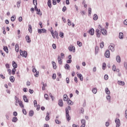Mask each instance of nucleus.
Instances as JSON below:
<instances>
[{
  "label": "nucleus",
  "mask_w": 127,
  "mask_h": 127,
  "mask_svg": "<svg viewBox=\"0 0 127 127\" xmlns=\"http://www.w3.org/2000/svg\"><path fill=\"white\" fill-rule=\"evenodd\" d=\"M70 110H71V107L70 106H68L67 108H65L66 117L68 122H69L70 120H71V117H70V115H69V111H70Z\"/></svg>",
  "instance_id": "nucleus-1"
},
{
  "label": "nucleus",
  "mask_w": 127,
  "mask_h": 127,
  "mask_svg": "<svg viewBox=\"0 0 127 127\" xmlns=\"http://www.w3.org/2000/svg\"><path fill=\"white\" fill-rule=\"evenodd\" d=\"M98 28L101 30V33H102V34H103V35H107V31L106 30V29H103V27H102V26H101V25H98Z\"/></svg>",
  "instance_id": "nucleus-2"
},
{
  "label": "nucleus",
  "mask_w": 127,
  "mask_h": 127,
  "mask_svg": "<svg viewBox=\"0 0 127 127\" xmlns=\"http://www.w3.org/2000/svg\"><path fill=\"white\" fill-rule=\"evenodd\" d=\"M51 34H52L53 38L55 39L56 37L57 38H58L59 35L58 32H57V31H55V33H54V32H53V30H52L51 31Z\"/></svg>",
  "instance_id": "nucleus-3"
},
{
  "label": "nucleus",
  "mask_w": 127,
  "mask_h": 127,
  "mask_svg": "<svg viewBox=\"0 0 127 127\" xmlns=\"http://www.w3.org/2000/svg\"><path fill=\"white\" fill-rule=\"evenodd\" d=\"M20 54L21 56H22V57H25L26 58L27 57V52L24 51L23 52L22 50H20Z\"/></svg>",
  "instance_id": "nucleus-4"
},
{
  "label": "nucleus",
  "mask_w": 127,
  "mask_h": 127,
  "mask_svg": "<svg viewBox=\"0 0 127 127\" xmlns=\"http://www.w3.org/2000/svg\"><path fill=\"white\" fill-rule=\"evenodd\" d=\"M115 123L116 124V127H121V121H120V119H116L115 120Z\"/></svg>",
  "instance_id": "nucleus-5"
},
{
  "label": "nucleus",
  "mask_w": 127,
  "mask_h": 127,
  "mask_svg": "<svg viewBox=\"0 0 127 127\" xmlns=\"http://www.w3.org/2000/svg\"><path fill=\"white\" fill-rule=\"evenodd\" d=\"M109 48L110 50L112 51V52H114L115 51V45L111 44L109 46Z\"/></svg>",
  "instance_id": "nucleus-6"
},
{
  "label": "nucleus",
  "mask_w": 127,
  "mask_h": 127,
  "mask_svg": "<svg viewBox=\"0 0 127 127\" xmlns=\"http://www.w3.org/2000/svg\"><path fill=\"white\" fill-rule=\"evenodd\" d=\"M105 56L106 58H110V56H111V54L110 53V51H109V50H106Z\"/></svg>",
  "instance_id": "nucleus-7"
},
{
  "label": "nucleus",
  "mask_w": 127,
  "mask_h": 127,
  "mask_svg": "<svg viewBox=\"0 0 127 127\" xmlns=\"http://www.w3.org/2000/svg\"><path fill=\"white\" fill-rule=\"evenodd\" d=\"M35 11H37V14H38L39 15H42L41 12L40 11V9H38V8H37V6H35Z\"/></svg>",
  "instance_id": "nucleus-8"
},
{
  "label": "nucleus",
  "mask_w": 127,
  "mask_h": 127,
  "mask_svg": "<svg viewBox=\"0 0 127 127\" xmlns=\"http://www.w3.org/2000/svg\"><path fill=\"white\" fill-rule=\"evenodd\" d=\"M95 32L97 37L100 38V36H101V31L99 29H96Z\"/></svg>",
  "instance_id": "nucleus-9"
},
{
  "label": "nucleus",
  "mask_w": 127,
  "mask_h": 127,
  "mask_svg": "<svg viewBox=\"0 0 127 127\" xmlns=\"http://www.w3.org/2000/svg\"><path fill=\"white\" fill-rule=\"evenodd\" d=\"M38 32L40 34L41 33H45L46 32V29H38Z\"/></svg>",
  "instance_id": "nucleus-10"
},
{
  "label": "nucleus",
  "mask_w": 127,
  "mask_h": 127,
  "mask_svg": "<svg viewBox=\"0 0 127 127\" xmlns=\"http://www.w3.org/2000/svg\"><path fill=\"white\" fill-rule=\"evenodd\" d=\"M113 71H114V72H117V73H119L120 72V69L119 68H117V67H116V65L115 64H114L113 65Z\"/></svg>",
  "instance_id": "nucleus-11"
},
{
  "label": "nucleus",
  "mask_w": 127,
  "mask_h": 127,
  "mask_svg": "<svg viewBox=\"0 0 127 127\" xmlns=\"http://www.w3.org/2000/svg\"><path fill=\"white\" fill-rule=\"evenodd\" d=\"M58 61L59 64H60V65H62L63 64L62 58H61V57H60V56H58Z\"/></svg>",
  "instance_id": "nucleus-12"
},
{
  "label": "nucleus",
  "mask_w": 127,
  "mask_h": 127,
  "mask_svg": "<svg viewBox=\"0 0 127 127\" xmlns=\"http://www.w3.org/2000/svg\"><path fill=\"white\" fill-rule=\"evenodd\" d=\"M32 71L33 72V73H36L34 74L35 77H38L39 72H37L36 69L35 68H33Z\"/></svg>",
  "instance_id": "nucleus-13"
},
{
  "label": "nucleus",
  "mask_w": 127,
  "mask_h": 127,
  "mask_svg": "<svg viewBox=\"0 0 127 127\" xmlns=\"http://www.w3.org/2000/svg\"><path fill=\"white\" fill-rule=\"evenodd\" d=\"M25 39L28 43H30V42H31V40L30 39V37H29V36H26Z\"/></svg>",
  "instance_id": "nucleus-14"
},
{
  "label": "nucleus",
  "mask_w": 127,
  "mask_h": 127,
  "mask_svg": "<svg viewBox=\"0 0 127 127\" xmlns=\"http://www.w3.org/2000/svg\"><path fill=\"white\" fill-rule=\"evenodd\" d=\"M89 33L90 35H94V34H95V30L93 28H92L89 30Z\"/></svg>",
  "instance_id": "nucleus-15"
},
{
  "label": "nucleus",
  "mask_w": 127,
  "mask_h": 127,
  "mask_svg": "<svg viewBox=\"0 0 127 127\" xmlns=\"http://www.w3.org/2000/svg\"><path fill=\"white\" fill-rule=\"evenodd\" d=\"M15 50L16 52H19V46H18V44H16L15 46Z\"/></svg>",
  "instance_id": "nucleus-16"
},
{
  "label": "nucleus",
  "mask_w": 127,
  "mask_h": 127,
  "mask_svg": "<svg viewBox=\"0 0 127 127\" xmlns=\"http://www.w3.org/2000/svg\"><path fill=\"white\" fill-rule=\"evenodd\" d=\"M68 50L69 51H73V52H75V47L71 46L68 47Z\"/></svg>",
  "instance_id": "nucleus-17"
},
{
  "label": "nucleus",
  "mask_w": 127,
  "mask_h": 127,
  "mask_svg": "<svg viewBox=\"0 0 127 127\" xmlns=\"http://www.w3.org/2000/svg\"><path fill=\"white\" fill-rule=\"evenodd\" d=\"M19 105L22 109H24V105L22 103V101H18Z\"/></svg>",
  "instance_id": "nucleus-18"
},
{
  "label": "nucleus",
  "mask_w": 127,
  "mask_h": 127,
  "mask_svg": "<svg viewBox=\"0 0 127 127\" xmlns=\"http://www.w3.org/2000/svg\"><path fill=\"white\" fill-rule=\"evenodd\" d=\"M59 105L60 106V107H63L64 106L63 100H62V99L59 100Z\"/></svg>",
  "instance_id": "nucleus-19"
},
{
  "label": "nucleus",
  "mask_w": 127,
  "mask_h": 127,
  "mask_svg": "<svg viewBox=\"0 0 127 127\" xmlns=\"http://www.w3.org/2000/svg\"><path fill=\"white\" fill-rule=\"evenodd\" d=\"M118 84H119L120 86H125V82L122 81H118Z\"/></svg>",
  "instance_id": "nucleus-20"
},
{
  "label": "nucleus",
  "mask_w": 127,
  "mask_h": 127,
  "mask_svg": "<svg viewBox=\"0 0 127 127\" xmlns=\"http://www.w3.org/2000/svg\"><path fill=\"white\" fill-rule=\"evenodd\" d=\"M12 66L14 68H17V64L14 61L12 62Z\"/></svg>",
  "instance_id": "nucleus-21"
},
{
  "label": "nucleus",
  "mask_w": 127,
  "mask_h": 127,
  "mask_svg": "<svg viewBox=\"0 0 127 127\" xmlns=\"http://www.w3.org/2000/svg\"><path fill=\"white\" fill-rule=\"evenodd\" d=\"M52 63L53 64V68L55 69H57V66L56 65V63L55 62H52Z\"/></svg>",
  "instance_id": "nucleus-22"
},
{
  "label": "nucleus",
  "mask_w": 127,
  "mask_h": 127,
  "mask_svg": "<svg viewBox=\"0 0 127 127\" xmlns=\"http://www.w3.org/2000/svg\"><path fill=\"white\" fill-rule=\"evenodd\" d=\"M78 78H80V81H83V75L80 73H77Z\"/></svg>",
  "instance_id": "nucleus-23"
},
{
  "label": "nucleus",
  "mask_w": 127,
  "mask_h": 127,
  "mask_svg": "<svg viewBox=\"0 0 127 127\" xmlns=\"http://www.w3.org/2000/svg\"><path fill=\"white\" fill-rule=\"evenodd\" d=\"M48 5L50 8H51L52 7V5L51 4V0H48Z\"/></svg>",
  "instance_id": "nucleus-24"
},
{
  "label": "nucleus",
  "mask_w": 127,
  "mask_h": 127,
  "mask_svg": "<svg viewBox=\"0 0 127 127\" xmlns=\"http://www.w3.org/2000/svg\"><path fill=\"white\" fill-rule=\"evenodd\" d=\"M23 98L24 102H25L26 103H28V99H27L26 95H24L23 96Z\"/></svg>",
  "instance_id": "nucleus-25"
},
{
  "label": "nucleus",
  "mask_w": 127,
  "mask_h": 127,
  "mask_svg": "<svg viewBox=\"0 0 127 127\" xmlns=\"http://www.w3.org/2000/svg\"><path fill=\"white\" fill-rule=\"evenodd\" d=\"M28 30H29V32L31 33L32 32V27L31 26V25L29 24L28 25Z\"/></svg>",
  "instance_id": "nucleus-26"
},
{
  "label": "nucleus",
  "mask_w": 127,
  "mask_h": 127,
  "mask_svg": "<svg viewBox=\"0 0 127 127\" xmlns=\"http://www.w3.org/2000/svg\"><path fill=\"white\" fill-rule=\"evenodd\" d=\"M18 120L17 119V117H14L12 118V121L13 123H16Z\"/></svg>",
  "instance_id": "nucleus-27"
},
{
  "label": "nucleus",
  "mask_w": 127,
  "mask_h": 127,
  "mask_svg": "<svg viewBox=\"0 0 127 127\" xmlns=\"http://www.w3.org/2000/svg\"><path fill=\"white\" fill-rule=\"evenodd\" d=\"M50 120V117H49V113H47V116L46 117V121H48Z\"/></svg>",
  "instance_id": "nucleus-28"
},
{
  "label": "nucleus",
  "mask_w": 127,
  "mask_h": 127,
  "mask_svg": "<svg viewBox=\"0 0 127 127\" xmlns=\"http://www.w3.org/2000/svg\"><path fill=\"white\" fill-rule=\"evenodd\" d=\"M116 60L118 63H121V57H120V56H118L116 57Z\"/></svg>",
  "instance_id": "nucleus-29"
},
{
  "label": "nucleus",
  "mask_w": 127,
  "mask_h": 127,
  "mask_svg": "<svg viewBox=\"0 0 127 127\" xmlns=\"http://www.w3.org/2000/svg\"><path fill=\"white\" fill-rule=\"evenodd\" d=\"M105 92L106 93V94L107 95H110V94H111V91H110V90H109L108 88H105Z\"/></svg>",
  "instance_id": "nucleus-30"
},
{
  "label": "nucleus",
  "mask_w": 127,
  "mask_h": 127,
  "mask_svg": "<svg viewBox=\"0 0 127 127\" xmlns=\"http://www.w3.org/2000/svg\"><path fill=\"white\" fill-rule=\"evenodd\" d=\"M9 79L10 82H11L12 83H13V82H14L15 79L14 76H10L9 77Z\"/></svg>",
  "instance_id": "nucleus-31"
},
{
  "label": "nucleus",
  "mask_w": 127,
  "mask_h": 127,
  "mask_svg": "<svg viewBox=\"0 0 127 127\" xmlns=\"http://www.w3.org/2000/svg\"><path fill=\"white\" fill-rule=\"evenodd\" d=\"M119 38L120 39H123L124 38V34L122 32L119 33Z\"/></svg>",
  "instance_id": "nucleus-32"
},
{
  "label": "nucleus",
  "mask_w": 127,
  "mask_h": 127,
  "mask_svg": "<svg viewBox=\"0 0 127 127\" xmlns=\"http://www.w3.org/2000/svg\"><path fill=\"white\" fill-rule=\"evenodd\" d=\"M64 100L65 101H68V96L66 94L64 95Z\"/></svg>",
  "instance_id": "nucleus-33"
},
{
  "label": "nucleus",
  "mask_w": 127,
  "mask_h": 127,
  "mask_svg": "<svg viewBox=\"0 0 127 127\" xmlns=\"http://www.w3.org/2000/svg\"><path fill=\"white\" fill-rule=\"evenodd\" d=\"M33 115H34V112L33 111H30L29 113V116L30 117H33Z\"/></svg>",
  "instance_id": "nucleus-34"
},
{
  "label": "nucleus",
  "mask_w": 127,
  "mask_h": 127,
  "mask_svg": "<svg viewBox=\"0 0 127 127\" xmlns=\"http://www.w3.org/2000/svg\"><path fill=\"white\" fill-rule=\"evenodd\" d=\"M3 50L4 51H5L6 53H8V48H7V47H4Z\"/></svg>",
  "instance_id": "nucleus-35"
},
{
  "label": "nucleus",
  "mask_w": 127,
  "mask_h": 127,
  "mask_svg": "<svg viewBox=\"0 0 127 127\" xmlns=\"http://www.w3.org/2000/svg\"><path fill=\"white\" fill-rule=\"evenodd\" d=\"M106 67H107V64L105 63H104L102 65V69L105 70V69H106Z\"/></svg>",
  "instance_id": "nucleus-36"
},
{
  "label": "nucleus",
  "mask_w": 127,
  "mask_h": 127,
  "mask_svg": "<svg viewBox=\"0 0 127 127\" xmlns=\"http://www.w3.org/2000/svg\"><path fill=\"white\" fill-rule=\"evenodd\" d=\"M44 98L45 99H46V100H47V101H48V100H49V97L48 96V94H45L44 95Z\"/></svg>",
  "instance_id": "nucleus-37"
},
{
  "label": "nucleus",
  "mask_w": 127,
  "mask_h": 127,
  "mask_svg": "<svg viewBox=\"0 0 127 127\" xmlns=\"http://www.w3.org/2000/svg\"><path fill=\"white\" fill-rule=\"evenodd\" d=\"M65 69L66 70H69V68H70V65L68 64H66L64 66Z\"/></svg>",
  "instance_id": "nucleus-38"
},
{
  "label": "nucleus",
  "mask_w": 127,
  "mask_h": 127,
  "mask_svg": "<svg viewBox=\"0 0 127 127\" xmlns=\"http://www.w3.org/2000/svg\"><path fill=\"white\" fill-rule=\"evenodd\" d=\"M16 71V69L13 68L12 69V72H11V73L12 74V75H14L15 74Z\"/></svg>",
  "instance_id": "nucleus-39"
},
{
  "label": "nucleus",
  "mask_w": 127,
  "mask_h": 127,
  "mask_svg": "<svg viewBox=\"0 0 127 127\" xmlns=\"http://www.w3.org/2000/svg\"><path fill=\"white\" fill-rule=\"evenodd\" d=\"M94 20H97L98 19V15L95 14L93 16Z\"/></svg>",
  "instance_id": "nucleus-40"
},
{
  "label": "nucleus",
  "mask_w": 127,
  "mask_h": 127,
  "mask_svg": "<svg viewBox=\"0 0 127 127\" xmlns=\"http://www.w3.org/2000/svg\"><path fill=\"white\" fill-rule=\"evenodd\" d=\"M99 52V47H95V54H98Z\"/></svg>",
  "instance_id": "nucleus-41"
},
{
  "label": "nucleus",
  "mask_w": 127,
  "mask_h": 127,
  "mask_svg": "<svg viewBox=\"0 0 127 127\" xmlns=\"http://www.w3.org/2000/svg\"><path fill=\"white\" fill-rule=\"evenodd\" d=\"M67 104L68 105H73V104H74V103L72 102V101L68 100V101H67Z\"/></svg>",
  "instance_id": "nucleus-42"
},
{
  "label": "nucleus",
  "mask_w": 127,
  "mask_h": 127,
  "mask_svg": "<svg viewBox=\"0 0 127 127\" xmlns=\"http://www.w3.org/2000/svg\"><path fill=\"white\" fill-rule=\"evenodd\" d=\"M104 45H105V43H104V42H101L100 45V48H103Z\"/></svg>",
  "instance_id": "nucleus-43"
},
{
  "label": "nucleus",
  "mask_w": 127,
  "mask_h": 127,
  "mask_svg": "<svg viewBox=\"0 0 127 127\" xmlns=\"http://www.w3.org/2000/svg\"><path fill=\"white\" fill-rule=\"evenodd\" d=\"M60 36L62 38H63L64 37V33L63 32H61L60 33Z\"/></svg>",
  "instance_id": "nucleus-44"
},
{
  "label": "nucleus",
  "mask_w": 127,
  "mask_h": 127,
  "mask_svg": "<svg viewBox=\"0 0 127 127\" xmlns=\"http://www.w3.org/2000/svg\"><path fill=\"white\" fill-rule=\"evenodd\" d=\"M92 92L93 94H97V92H98V91L97 90V88H94L92 90Z\"/></svg>",
  "instance_id": "nucleus-45"
},
{
  "label": "nucleus",
  "mask_w": 127,
  "mask_h": 127,
  "mask_svg": "<svg viewBox=\"0 0 127 127\" xmlns=\"http://www.w3.org/2000/svg\"><path fill=\"white\" fill-rule=\"evenodd\" d=\"M81 123L82 125H86V120L82 119L81 121Z\"/></svg>",
  "instance_id": "nucleus-46"
},
{
  "label": "nucleus",
  "mask_w": 127,
  "mask_h": 127,
  "mask_svg": "<svg viewBox=\"0 0 127 127\" xmlns=\"http://www.w3.org/2000/svg\"><path fill=\"white\" fill-rule=\"evenodd\" d=\"M77 45H78V46H79V47H81V46H82V43L79 41L77 42Z\"/></svg>",
  "instance_id": "nucleus-47"
},
{
  "label": "nucleus",
  "mask_w": 127,
  "mask_h": 127,
  "mask_svg": "<svg viewBox=\"0 0 127 127\" xmlns=\"http://www.w3.org/2000/svg\"><path fill=\"white\" fill-rule=\"evenodd\" d=\"M67 21H68V22H67V25H69V26H70V25H72V23H71V20H70L69 19H68V20H67Z\"/></svg>",
  "instance_id": "nucleus-48"
},
{
  "label": "nucleus",
  "mask_w": 127,
  "mask_h": 127,
  "mask_svg": "<svg viewBox=\"0 0 127 127\" xmlns=\"http://www.w3.org/2000/svg\"><path fill=\"white\" fill-rule=\"evenodd\" d=\"M55 123H57L58 125H60V124H61V122L59 120H56Z\"/></svg>",
  "instance_id": "nucleus-49"
},
{
  "label": "nucleus",
  "mask_w": 127,
  "mask_h": 127,
  "mask_svg": "<svg viewBox=\"0 0 127 127\" xmlns=\"http://www.w3.org/2000/svg\"><path fill=\"white\" fill-rule=\"evenodd\" d=\"M33 2L34 5H35V6L37 5V0H33Z\"/></svg>",
  "instance_id": "nucleus-50"
},
{
  "label": "nucleus",
  "mask_w": 127,
  "mask_h": 127,
  "mask_svg": "<svg viewBox=\"0 0 127 127\" xmlns=\"http://www.w3.org/2000/svg\"><path fill=\"white\" fill-rule=\"evenodd\" d=\"M33 103L34 107H37V101H36V100H34Z\"/></svg>",
  "instance_id": "nucleus-51"
},
{
  "label": "nucleus",
  "mask_w": 127,
  "mask_h": 127,
  "mask_svg": "<svg viewBox=\"0 0 127 127\" xmlns=\"http://www.w3.org/2000/svg\"><path fill=\"white\" fill-rule=\"evenodd\" d=\"M15 20V17L12 16L11 17V21H14Z\"/></svg>",
  "instance_id": "nucleus-52"
},
{
  "label": "nucleus",
  "mask_w": 127,
  "mask_h": 127,
  "mask_svg": "<svg viewBox=\"0 0 127 127\" xmlns=\"http://www.w3.org/2000/svg\"><path fill=\"white\" fill-rule=\"evenodd\" d=\"M52 78L54 80H55L56 79V74L54 73L52 75Z\"/></svg>",
  "instance_id": "nucleus-53"
},
{
  "label": "nucleus",
  "mask_w": 127,
  "mask_h": 127,
  "mask_svg": "<svg viewBox=\"0 0 127 127\" xmlns=\"http://www.w3.org/2000/svg\"><path fill=\"white\" fill-rule=\"evenodd\" d=\"M88 13L89 14H91L92 13V8H88Z\"/></svg>",
  "instance_id": "nucleus-54"
},
{
  "label": "nucleus",
  "mask_w": 127,
  "mask_h": 127,
  "mask_svg": "<svg viewBox=\"0 0 127 127\" xmlns=\"http://www.w3.org/2000/svg\"><path fill=\"white\" fill-rule=\"evenodd\" d=\"M104 79H105V80H108V79H109V76H108V75L106 74L104 76Z\"/></svg>",
  "instance_id": "nucleus-55"
},
{
  "label": "nucleus",
  "mask_w": 127,
  "mask_h": 127,
  "mask_svg": "<svg viewBox=\"0 0 127 127\" xmlns=\"http://www.w3.org/2000/svg\"><path fill=\"white\" fill-rule=\"evenodd\" d=\"M5 67H6V68L7 69H9V67H10V66H9V64H5Z\"/></svg>",
  "instance_id": "nucleus-56"
},
{
  "label": "nucleus",
  "mask_w": 127,
  "mask_h": 127,
  "mask_svg": "<svg viewBox=\"0 0 127 127\" xmlns=\"http://www.w3.org/2000/svg\"><path fill=\"white\" fill-rule=\"evenodd\" d=\"M29 93H30V94H33L34 91H33V90H32L31 89H29Z\"/></svg>",
  "instance_id": "nucleus-57"
},
{
  "label": "nucleus",
  "mask_w": 127,
  "mask_h": 127,
  "mask_svg": "<svg viewBox=\"0 0 127 127\" xmlns=\"http://www.w3.org/2000/svg\"><path fill=\"white\" fill-rule=\"evenodd\" d=\"M22 112L24 114V115H26V114H27L26 110L25 109H23L22 110Z\"/></svg>",
  "instance_id": "nucleus-58"
},
{
  "label": "nucleus",
  "mask_w": 127,
  "mask_h": 127,
  "mask_svg": "<svg viewBox=\"0 0 127 127\" xmlns=\"http://www.w3.org/2000/svg\"><path fill=\"white\" fill-rule=\"evenodd\" d=\"M18 20L20 22H21V21H22V17L20 16L18 18Z\"/></svg>",
  "instance_id": "nucleus-59"
},
{
  "label": "nucleus",
  "mask_w": 127,
  "mask_h": 127,
  "mask_svg": "<svg viewBox=\"0 0 127 127\" xmlns=\"http://www.w3.org/2000/svg\"><path fill=\"white\" fill-rule=\"evenodd\" d=\"M66 82L67 84H69V83H70V81L69 80V78L67 77L66 78Z\"/></svg>",
  "instance_id": "nucleus-60"
},
{
  "label": "nucleus",
  "mask_w": 127,
  "mask_h": 127,
  "mask_svg": "<svg viewBox=\"0 0 127 127\" xmlns=\"http://www.w3.org/2000/svg\"><path fill=\"white\" fill-rule=\"evenodd\" d=\"M52 47L54 49H56V45L55 44H53L52 45Z\"/></svg>",
  "instance_id": "nucleus-61"
},
{
  "label": "nucleus",
  "mask_w": 127,
  "mask_h": 127,
  "mask_svg": "<svg viewBox=\"0 0 127 127\" xmlns=\"http://www.w3.org/2000/svg\"><path fill=\"white\" fill-rule=\"evenodd\" d=\"M56 0H53V4H54V5H56Z\"/></svg>",
  "instance_id": "nucleus-62"
},
{
  "label": "nucleus",
  "mask_w": 127,
  "mask_h": 127,
  "mask_svg": "<svg viewBox=\"0 0 127 127\" xmlns=\"http://www.w3.org/2000/svg\"><path fill=\"white\" fill-rule=\"evenodd\" d=\"M124 66L126 69H127V63H124Z\"/></svg>",
  "instance_id": "nucleus-63"
},
{
  "label": "nucleus",
  "mask_w": 127,
  "mask_h": 127,
  "mask_svg": "<svg viewBox=\"0 0 127 127\" xmlns=\"http://www.w3.org/2000/svg\"><path fill=\"white\" fill-rule=\"evenodd\" d=\"M124 23L125 25H127V19L125 20L124 21Z\"/></svg>",
  "instance_id": "nucleus-64"
}]
</instances>
